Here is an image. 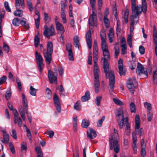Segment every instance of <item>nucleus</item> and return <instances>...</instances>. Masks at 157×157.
<instances>
[{"label": "nucleus", "mask_w": 157, "mask_h": 157, "mask_svg": "<svg viewBox=\"0 0 157 157\" xmlns=\"http://www.w3.org/2000/svg\"><path fill=\"white\" fill-rule=\"evenodd\" d=\"M104 22L105 27L108 28L109 26V21L107 17H104Z\"/></svg>", "instance_id": "nucleus-48"}, {"label": "nucleus", "mask_w": 157, "mask_h": 157, "mask_svg": "<svg viewBox=\"0 0 157 157\" xmlns=\"http://www.w3.org/2000/svg\"><path fill=\"white\" fill-rule=\"evenodd\" d=\"M141 151L140 154L142 157H145L146 155L145 143L144 139H142L140 141Z\"/></svg>", "instance_id": "nucleus-18"}, {"label": "nucleus", "mask_w": 157, "mask_h": 157, "mask_svg": "<svg viewBox=\"0 0 157 157\" xmlns=\"http://www.w3.org/2000/svg\"><path fill=\"white\" fill-rule=\"evenodd\" d=\"M89 124L90 122L89 120L84 119L82 121L81 125L82 127L87 128L89 125Z\"/></svg>", "instance_id": "nucleus-36"}, {"label": "nucleus", "mask_w": 157, "mask_h": 157, "mask_svg": "<svg viewBox=\"0 0 157 157\" xmlns=\"http://www.w3.org/2000/svg\"><path fill=\"white\" fill-rule=\"evenodd\" d=\"M130 109L132 113H135L136 112V108L134 103L132 102L130 104Z\"/></svg>", "instance_id": "nucleus-49"}, {"label": "nucleus", "mask_w": 157, "mask_h": 157, "mask_svg": "<svg viewBox=\"0 0 157 157\" xmlns=\"http://www.w3.org/2000/svg\"><path fill=\"white\" fill-rule=\"evenodd\" d=\"M53 44L51 41H48L47 44V49L43 51V55L47 63L49 64L52 60V54L53 52Z\"/></svg>", "instance_id": "nucleus-5"}, {"label": "nucleus", "mask_w": 157, "mask_h": 157, "mask_svg": "<svg viewBox=\"0 0 157 157\" xmlns=\"http://www.w3.org/2000/svg\"><path fill=\"white\" fill-rule=\"evenodd\" d=\"M136 62L134 61L130 62L129 63V67L132 70H134L136 67Z\"/></svg>", "instance_id": "nucleus-42"}, {"label": "nucleus", "mask_w": 157, "mask_h": 157, "mask_svg": "<svg viewBox=\"0 0 157 157\" xmlns=\"http://www.w3.org/2000/svg\"><path fill=\"white\" fill-rule=\"evenodd\" d=\"M79 38L77 36H75L74 38V44L75 47L79 48Z\"/></svg>", "instance_id": "nucleus-31"}, {"label": "nucleus", "mask_w": 157, "mask_h": 157, "mask_svg": "<svg viewBox=\"0 0 157 157\" xmlns=\"http://www.w3.org/2000/svg\"><path fill=\"white\" fill-rule=\"evenodd\" d=\"M109 40L110 43L113 41V38L114 36V33L113 29L112 28L110 29L109 30V33L108 35Z\"/></svg>", "instance_id": "nucleus-27"}, {"label": "nucleus", "mask_w": 157, "mask_h": 157, "mask_svg": "<svg viewBox=\"0 0 157 157\" xmlns=\"http://www.w3.org/2000/svg\"><path fill=\"white\" fill-rule=\"evenodd\" d=\"M94 80H99L98 73L99 72V70L98 65H94Z\"/></svg>", "instance_id": "nucleus-24"}, {"label": "nucleus", "mask_w": 157, "mask_h": 157, "mask_svg": "<svg viewBox=\"0 0 157 157\" xmlns=\"http://www.w3.org/2000/svg\"><path fill=\"white\" fill-rule=\"evenodd\" d=\"M102 52L104 57L102 58H105V61H108L110 59V56L109 50L103 51Z\"/></svg>", "instance_id": "nucleus-28"}, {"label": "nucleus", "mask_w": 157, "mask_h": 157, "mask_svg": "<svg viewBox=\"0 0 157 157\" xmlns=\"http://www.w3.org/2000/svg\"><path fill=\"white\" fill-rule=\"evenodd\" d=\"M105 117L103 116L98 120L97 123V125L98 127H101V126L103 121L105 120Z\"/></svg>", "instance_id": "nucleus-53"}, {"label": "nucleus", "mask_w": 157, "mask_h": 157, "mask_svg": "<svg viewBox=\"0 0 157 157\" xmlns=\"http://www.w3.org/2000/svg\"><path fill=\"white\" fill-rule=\"evenodd\" d=\"M66 48L68 52V57L69 60L73 61L74 60L73 55L72 51V45L70 43H68L66 45Z\"/></svg>", "instance_id": "nucleus-15"}, {"label": "nucleus", "mask_w": 157, "mask_h": 157, "mask_svg": "<svg viewBox=\"0 0 157 157\" xmlns=\"http://www.w3.org/2000/svg\"><path fill=\"white\" fill-rule=\"evenodd\" d=\"M121 31V23L120 21L118 20L117 23L116 33L117 35L120 34Z\"/></svg>", "instance_id": "nucleus-32"}, {"label": "nucleus", "mask_w": 157, "mask_h": 157, "mask_svg": "<svg viewBox=\"0 0 157 157\" xmlns=\"http://www.w3.org/2000/svg\"><path fill=\"white\" fill-rule=\"evenodd\" d=\"M140 128V122L139 116L138 115H136L135 117V130L136 134L139 133V129Z\"/></svg>", "instance_id": "nucleus-19"}, {"label": "nucleus", "mask_w": 157, "mask_h": 157, "mask_svg": "<svg viewBox=\"0 0 157 157\" xmlns=\"http://www.w3.org/2000/svg\"><path fill=\"white\" fill-rule=\"evenodd\" d=\"M35 46L36 47H37L40 42V38L37 35L35 36L34 38Z\"/></svg>", "instance_id": "nucleus-47"}, {"label": "nucleus", "mask_w": 157, "mask_h": 157, "mask_svg": "<svg viewBox=\"0 0 157 157\" xmlns=\"http://www.w3.org/2000/svg\"><path fill=\"white\" fill-rule=\"evenodd\" d=\"M129 14V12L128 10H126L124 12L123 17L124 21L126 23H127L128 21V18Z\"/></svg>", "instance_id": "nucleus-39"}, {"label": "nucleus", "mask_w": 157, "mask_h": 157, "mask_svg": "<svg viewBox=\"0 0 157 157\" xmlns=\"http://www.w3.org/2000/svg\"><path fill=\"white\" fill-rule=\"evenodd\" d=\"M105 58H101V60L103 61V68L105 73L106 74V77L109 78V86L110 89V92H112L113 91L114 87L115 82V76L114 72L113 71L109 72V65L108 61H105Z\"/></svg>", "instance_id": "nucleus-2"}, {"label": "nucleus", "mask_w": 157, "mask_h": 157, "mask_svg": "<svg viewBox=\"0 0 157 157\" xmlns=\"http://www.w3.org/2000/svg\"><path fill=\"white\" fill-rule=\"evenodd\" d=\"M102 98L101 96H99L96 97L95 99V103L98 106L101 105V100Z\"/></svg>", "instance_id": "nucleus-40"}, {"label": "nucleus", "mask_w": 157, "mask_h": 157, "mask_svg": "<svg viewBox=\"0 0 157 157\" xmlns=\"http://www.w3.org/2000/svg\"><path fill=\"white\" fill-rule=\"evenodd\" d=\"M27 5L29 8V9L30 11H32L33 10V8L32 3L31 2V0H27Z\"/></svg>", "instance_id": "nucleus-55"}, {"label": "nucleus", "mask_w": 157, "mask_h": 157, "mask_svg": "<svg viewBox=\"0 0 157 157\" xmlns=\"http://www.w3.org/2000/svg\"><path fill=\"white\" fill-rule=\"evenodd\" d=\"M132 14L130 16V19L131 22L130 24V31L131 34L133 33L134 26L136 25L139 20V15L142 12L146 14L147 12V6L146 0H142V6L136 5L132 6Z\"/></svg>", "instance_id": "nucleus-1"}, {"label": "nucleus", "mask_w": 157, "mask_h": 157, "mask_svg": "<svg viewBox=\"0 0 157 157\" xmlns=\"http://www.w3.org/2000/svg\"><path fill=\"white\" fill-rule=\"evenodd\" d=\"M157 70H155L153 71V80L154 82H157V74L156 73Z\"/></svg>", "instance_id": "nucleus-64"}, {"label": "nucleus", "mask_w": 157, "mask_h": 157, "mask_svg": "<svg viewBox=\"0 0 157 157\" xmlns=\"http://www.w3.org/2000/svg\"><path fill=\"white\" fill-rule=\"evenodd\" d=\"M2 132L3 136V140H2V141L3 142L7 143L9 140V135L7 133L5 130H2Z\"/></svg>", "instance_id": "nucleus-25"}, {"label": "nucleus", "mask_w": 157, "mask_h": 157, "mask_svg": "<svg viewBox=\"0 0 157 157\" xmlns=\"http://www.w3.org/2000/svg\"><path fill=\"white\" fill-rule=\"evenodd\" d=\"M139 51L141 55H143L145 52V48L144 46L140 45L139 46Z\"/></svg>", "instance_id": "nucleus-59"}, {"label": "nucleus", "mask_w": 157, "mask_h": 157, "mask_svg": "<svg viewBox=\"0 0 157 157\" xmlns=\"http://www.w3.org/2000/svg\"><path fill=\"white\" fill-rule=\"evenodd\" d=\"M57 73L56 72H52L51 70L48 71V76L49 80L50 83L54 82L56 84L57 83Z\"/></svg>", "instance_id": "nucleus-10"}, {"label": "nucleus", "mask_w": 157, "mask_h": 157, "mask_svg": "<svg viewBox=\"0 0 157 157\" xmlns=\"http://www.w3.org/2000/svg\"><path fill=\"white\" fill-rule=\"evenodd\" d=\"M3 48L6 53H8L9 51V48L8 46L5 42H4L3 43Z\"/></svg>", "instance_id": "nucleus-46"}, {"label": "nucleus", "mask_w": 157, "mask_h": 157, "mask_svg": "<svg viewBox=\"0 0 157 157\" xmlns=\"http://www.w3.org/2000/svg\"><path fill=\"white\" fill-rule=\"evenodd\" d=\"M137 83L136 80V78L135 77L129 78L127 82V86L131 94H134L135 91L134 89L137 87Z\"/></svg>", "instance_id": "nucleus-7"}, {"label": "nucleus", "mask_w": 157, "mask_h": 157, "mask_svg": "<svg viewBox=\"0 0 157 157\" xmlns=\"http://www.w3.org/2000/svg\"><path fill=\"white\" fill-rule=\"evenodd\" d=\"M21 97L23 106L21 105L19 106L18 110L22 118L23 121H25V112L26 113V112H27L28 101L24 94H21Z\"/></svg>", "instance_id": "nucleus-6"}, {"label": "nucleus", "mask_w": 157, "mask_h": 157, "mask_svg": "<svg viewBox=\"0 0 157 157\" xmlns=\"http://www.w3.org/2000/svg\"><path fill=\"white\" fill-rule=\"evenodd\" d=\"M36 89L31 86L30 87L29 91L30 94L33 96H35L36 95Z\"/></svg>", "instance_id": "nucleus-37"}, {"label": "nucleus", "mask_w": 157, "mask_h": 157, "mask_svg": "<svg viewBox=\"0 0 157 157\" xmlns=\"http://www.w3.org/2000/svg\"><path fill=\"white\" fill-rule=\"evenodd\" d=\"M117 44V43H116L114 45V54H115V58H117L119 54V48L118 46H117L116 45Z\"/></svg>", "instance_id": "nucleus-38"}, {"label": "nucleus", "mask_w": 157, "mask_h": 157, "mask_svg": "<svg viewBox=\"0 0 157 157\" xmlns=\"http://www.w3.org/2000/svg\"><path fill=\"white\" fill-rule=\"evenodd\" d=\"M74 109L77 110H79L81 108L80 103L79 101H77L75 104L74 106Z\"/></svg>", "instance_id": "nucleus-45"}, {"label": "nucleus", "mask_w": 157, "mask_h": 157, "mask_svg": "<svg viewBox=\"0 0 157 157\" xmlns=\"http://www.w3.org/2000/svg\"><path fill=\"white\" fill-rule=\"evenodd\" d=\"M44 20L46 23H48L51 21V18L48 13H44Z\"/></svg>", "instance_id": "nucleus-41"}, {"label": "nucleus", "mask_w": 157, "mask_h": 157, "mask_svg": "<svg viewBox=\"0 0 157 157\" xmlns=\"http://www.w3.org/2000/svg\"><path fill=\"white\" fill-rule=\"evenodd\" d=\"M147 119L148 121H151L153 117V114L151 111L147 112Z\"/></svg>", "instance_id": "nucleus-50"}, {"label": "nucleus", "mask_w": 157, "mask_h": 157, "mask_svg": "<svg viewBox=\"0 0 157 157\" xmlns=\"http://www.w3.org/2000/svg\"><path fill=\"white\" fill-rule=\"evenodd\" d=\"M21 24L25 29H28L29 28V24L25 18H23L22 20L21 21Z\"/></svg>", "instance_id": "nucleus-29"}, {"label": "nucleus", "mask_w": 157, "mask_h": 157, "mask_svg": "<svg viewBox=\"0 0 157 157\" xmlns=\"http://www.w3.org/2000/svg\"><path fill=\"white\" fill-rule=\"evenodd\" d=\"M9 146L11 151L12 153L14 154L15 152V149L12 143H9Z\"/></svg>", "instance_id": "nucleus-63"}, {"label": "nucleus", "mask_w": 157, "mask_h": 157, "mask_svg": "<svg viewBox=\"0 0 157 157\" xmlns=\"http://www.w3.org/2000/svg\"><path fill=\"white\" fill-rule=\"evenodd\" d=\"M144 106L147 110V112L150 111V110L151 109V104L147 102H144Z\"/></svg>", "instance_id": "nucleus-43"}, {"label": "nucleus", "mask_w": 157, "mask_h": 157, "mask_svg": "<svg viewBox=\"0 0 157 157\" xmlns=\"http://www.w3.org/2000/svg\"><path fill=\"white\" fill-rule=\"evenodd\" d=\"M132 140L133 144L132 145V147L133 148V150L134 151V153L136 154L137 152V146L136 144L137 138L136 135L133 134Z\"/></svg>", "instance_id": "nucleus-23"}, {"label": "nucleus", "mask_w": 157, "mask_h": 157, "mask_svg": "<svg viewBox=\"0 0 157 157\" xmlns=\"http://www.w3.org/2000/svg\"><path fill=\"white\" fill-rule=\"evenodd\" d=\"M53 98L57 111L59 113L60 112L61 108V105L59 98L56 94H55L54 95Z\"/></svg>", "instance_id": "nucleus-14"}, {"label": "nucleus", "mask_w": 157, "mask_h": 157, "mask_svg": "<svg viewBox=\"0 0 157 157\" xmlns=\"http://www.w3.org/2000/svg\"><path fill=\"white\" fill-rule=\"evenodd\" d=\"M44 134H47L48 135V137L51 138L53 136L54 134V132L53 131L51 130L48 131L47 132H45Z\"/></svg>", "instance_id": "nucleus-56"}, {"label": "nucleus", "mask_w": 157, "mask_h": 157, "mask_svg": "<svg viewBox=\"0 0 157 157\" xmlns=\"http://www.w3.org/2000/svg\"><path fill=\"white\" fill-rule=\"evenodd\" d=\"M88 137L90 139L95 138L97 136L95 132L92 128H90L89 130L87 131Z\"/></svg>", "instance_id": "nucleus-22"}, {"label": "nucleus", "mask_w": 157, "mask_h": 157, "mask_svg": "<svg viewBox=\"0 0 157 157\" xmlns=\"http://www.w3.org/2000/svg\"><path fill=\"white\" fill-rule=\"evenodd\" d=\"M118 137L117 131L114 128L113 135H111L109 137V146L110 150H112L114 148V151L116 153H118L119 151L117 140Z\"/></svg>", "instance_id": "nucleus-3"}, {"label": "nucleus", "mask_w": 157, "mask_h": 157, "mask_svg": "<svg viewBox=\"0 0 157 157\" xmlns=\"http://www.w3.org/2000/svg\"><path fill=\"white\" fill-rule=\"evenodd\" d=\"M11 135L14 139H17L16 131L14 129L12 130V132L11 133Z\"/></svg>", "instance_id": "nucleus-62"}, {"label": "nucleus", "mask_w": 157, "mask_h": 157, "mask_svg": "<svg viewBox=\"0 0 157 157\" xmlns=\"http://www.w3.org/2000/svg\"><path fill=\"white\" fill-rule=\"evenodd\" d=\"M95 1L96 0H90L92 10V14L90 15L89 19V25L90 27L96 26L97 24V11L95 8Z\"/></svg>", "instance_id": "nucleus-4"}, {"label": "nucleus", "mask_w": 157, "mask_h": 157, "mask_svg": "<svg viewBox=\"0 0 157 157\" xmlns=\"http://www.w3.org/2000/svg\"><path fill=\"white\" fill-rule=\"evenodd\" d=\"M4 6L6 10L7 11L9 12H11V9L9 7L8 2H7L6 1L5 2Z\"/></svg>", "instance_id": "nucleus-61"}, {"label": "nucleus", "mask_w": 157, "mask_h": 157, "mask_svg": "<svg viewBox=\"0 0 157 157\" xmlns=\"http://www.w3.org/2000/svg\"><path fill=\"white\" fill-rule=\"evenodd\" d=\"M101 48L102 51L108 50V47L106 42V37L105 33L102 32L101 33Z\"/></svg>", "instance_id": "nucleus-13"}, {"label": "nucleus", "mask_w": 157, "mask_h": 157, "mask_svg": "<svg viewBox=\"0 0 157 157\" xmlns=\"http://www.w3.org/2000/svg\"><path fill=\"white\" fill-rule=\"evenodd\" d=\"M118 66L119 70V73L120 75H125V73L123 71V60L120 59L118 61Z\"/></svg>", "instance_id": "nucleus-21"}, {"label": "nucleus", "mask_w": 157, "mask_h": 157, "mask_svg": "<svg viewBox=\"0 0 157 157\" xmlns=\"http://www.w3.org/2000/svg\"><path fill=\"white\" fill-rule=\"evenodd\" d=\"M90 98L89 91H87L86 92L85 95L82 97L81 100L82 101L84 102L89 100Z\"/></svg>", "instance_id": "nucleus-26"}, {"label": "nucleus", "mask_w": 157, "mask_h": 157, "mask_svg": "<svg viewBox=\"0 0 157 157\" xmlns=\"http://www.w3.org/2000/svg\"><path fill=\"white\" fill-rule=\"evenodd\" d=\"M35 57L38 66L39 70L40 72H41L44 66L43 59L40 54L37 51L35 52Z\"/></svg>", "instance_id": "nucleus-11"}, {"label": "nucleus", "mask_w": 157, "mask_h": 157, "mask_svg": "<svg viewBox=\"0 0 157 157\" xmlns=\"http://www.w3.org/2000/svg\"><path fill=\"white\" fill-rule=\"evenodd\" d=\"M94 89L96 93H98L99 91L100 87V82L99 80H94Z\"/></svg>", "instance_id": "nucleus-30"}, {"label": "nucleus", "mask_w": 157, "mask_h": 157, "mask_svg": "<svg viewBox=\"0 0 157 157\" xmlns=\"http://www.w3.org/2000/svg\"><path fill=\"white\" fill-rule=\"evenodd\" d=\"M56 29L60 33L63 34L65 30L63 25L59 22H56Z\"/></svg>", "instance_id": "nucleus-20"}, {"label": "nucleus", "mask_w": 157, "mask_h": 157, "mask_svg": "<svg viewBox=\"0 0 157 157\" xmlns=\"http://www.w3.org/2000/svg\"><path fill=\"white\" fill-rule=\"evenodd\" d=\"M12 23L14 26H18L21 23V21L19 18L16 17L13 20Z\"/></svg>", "instance_id": "nucleus-35"}, {"label": "nucleus", "mask_w": 157, "mask_h": 157, "mask_svg": "<svg viewBox=\"0 0 157 157\" xmlns=\"http://www.w3.org/2000/svg\"><path fill=\"white\" fill-rule=\"evenodd\" d=\"M86 39L89 48L90 49L91 48L92 42L91 34L90 30L88 31L86 34Z\"/></svg>", "instance_id": "nucleus-17"}, {"label": "nucleus", "mask_w": 157, "mask_h": 157, "mask_svg": "<svg viewBox=\"0 0 157 157\" xmlns=\"http://www.w3.org/2000/svg\"><path fill=\"white\" fill-rule=\"evenodd\" d=\"M122 48V54L124 55L126 53V45L125 44H123L121 46Z\"/></svg>", "instance_id": "nucleus-52"}, {"label": "nucleus", "mask_w": 157, "mask_h": 157, "mask_svg": "<svg viewBox=\"0 0 157 157\" xmlns=\"http://www.w3.org/2000/svg\"><path fill=\"white\" fill-rule=\"evenodd\" d=\"M113 12L114 14V15L116 19L117 20V9L116 7V4H114L113 5Z\"/></svg>", "instance_id": "nucleus-51"}, {"label": "nucleus", "mask_w": 157, "mask_h": 157, "mask_svg": "<svg viewBox=\"0 0 157 157\" xmlns=\"http://www.w3.org/2000/svg\"><path fill=\"white\" fill-rule=\"evenodd\" d=\"M153 37L154 42L155 45V55L157 56V30L155 25L153 27Z\"/></svg>", "instance_id": "nucleus-16"}, {"label": "nucleus", "mask_w": 157, "mask_h": 157, "mask_svg": "<svg viewBox=\"0 0 157 157\" xmlns=\"http://www.w3.org/2000/svg\"><path fill=\"white\" fill-rule=\"evenodd\" d=\"M40 17H38L35 20V23L36 27L37 29H38L39 27L40 23Z\"/></svg>", "instance_id": "nucleus-58"}, {"label": "nucleus", "mask_w": 157, "mask_h": 157, "mask_svg": "<svg viewBox=\"0 0 157 157\" xmlns=\"http://www.w3.org/2000/svg\"><path fill=\"white\" fill-rule=\"evenodd\" d=\"M116 116H118L120 119L124 118L123 108L122 107H120L119 109L118 114Z\"/></svg>", "instance_id": "nucleus-33"}, {"label": "nucleus", "mask_w": 157, "mask_h": 157, "mask_svg": "<svg viewBox=\"0 0 157 157\" xmlns=\"http://www.w3.org/2000/svg\"><path fill=\"white\" fill-rule=\"evenodd\" d=\"M13 14L15 16L21 17L23 15V11L17 9L14 12Z\"/></svg>", "instance_id": "nucleus-34"}, {"label": "nucleus", "mask_w": 157, "mask_h": 157, "mask_svg": "<svg viewBox=\"0 0 157 157\" xmlns=\"http://www.w3.org/2000/svg\"><path fill=\"white\" fill-rule=\"evenodd\" d=\"M35 150L38 154L37 157H43V155L40 147H36Z\"/></svg>", "instance_id": "nucleus-44"}, {"label": "nucleus", "mask_w": 157, "mask_h": 157, "mask_svg": "<svg viewBox=\"0 0 157 157\" xmlns=\"http://www.w3.org/2000/svg\"><path fill=\"white\" fill-rule=\"evenodd\" d=\"M136 73L138 75H140L142 74L144 75V77H147V72L143 66L140 63H138L136 69Z\"/></svg>", "instance_id": "nucleus-12"}, {"label": "nucleus", "mask_w": 157, "mask_h": 157, "mask_svg": "<svg viewBox=\"0 0 157 157\" xmlns=\"http://www.w3.org/2000/svg\"><path fill=\"white\" fill-rule=\"evenodd\" d=\"M113 100L114 103L117 105H123L122 102L117 99L113 98Z\"/></svg>", "instance_id": "nucleus-57"}, {"label": "nucleus", "mask_w": 157, "mask_h": 157, "mask_svg": "<svg viewBox=\"0 0 157 157\" xmlns=\"http://www.w3.org/2000/svg\"><path fill=\"white\" fill-rule=\"evenodd\" d=\"M128 119L127 117L121 119L120 121H118V125L121 128H123V126L126 124L125 131L127 135L130 132V125L128 122Z\"/></svg>", "instance_id": "nucleus-8"}, {"label": "nucleus", "mask_w": 157, "mask_h": 157, "mask_svg": "<svg viewBox=\"0 0 157 157\" xmlns=\"http://www.w3.org/2000/svg\"><path fill=\"white\" fill-rule=\"evenodd\" d=\"M27 135L29 140L30 142L31 143L32 142V135L29 129H27Z\"/></svg>", "instance_id": "nucleus-54"}, {"label": "nucleus", "mask_w": 157, "mask_h": 157, "mask_svg": "<svg viewBox=\"0 0 157 157\" xmlns=\"http://www.w3.org/2000/svg\"><path fill=\"white\" fill-rule=\"evenodd\" d=\"M44 28V35L48 39H49L51 36L55 35L54 27L52 25L50 28L46 26H45Z\"/></svg>", "instance_id": "nucleus-9"}, {"label": "nucleus", "mask_w": 157, "mask_h": 157, "mask_svg": "<svg viewBox=\"0 0 157 157\" xmlns=\"http://www.w3.org/2000/svg\"><path fill=\"white\" fill-rule=\"evenodd\" d=\"M7 79L6 76H4L0 78V85H1L5 82Z\"/></svg>", "instance_id": "nucleus-60"}]
</instances>
